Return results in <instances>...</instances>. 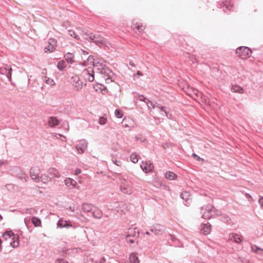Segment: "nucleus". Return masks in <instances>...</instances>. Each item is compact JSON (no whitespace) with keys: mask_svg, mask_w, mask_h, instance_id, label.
<instances>
[{"mask_svg":"<svg viewBox=\"0 0 263 263\" xmlns=\"http://www.w3.org/2000/svg\"><path fill=\"white\" fill-rule=\"evenodd\" d=\"M48 124L51 127H53L59 124V121L56 117H50L48 118Z\"/></svg>","mask_w":263,"mask_h":263,"instance_id":"nucleus-17","label":"nucleus"},{"mask_svg":"<svg viewBox=\"0 0 263 263\" xmlns=\"http://www.w3.org/2000/svg\"><path fill=\"white\" fill-rule=\"evenodd\" d=\"M77 29H79V30H81V28H77Z\"/></svg>","mask_w":263,"mask_h":263,"instance_id":"nucleus-63","label":"nucleus"},{"mask_svg":"<svg viewBox=\"0 0 263 263\" xmlns=\"http://www.w3.org/2000/svg\"><path fill=\"white\" fill-rule=\"evenodd\" d=\"M229 239L234 242L239 243L242 241V237L237 234L232 233L229 235Z\"/></svg>","mask_w":263,"mask_h":263,"instance_id":"nucleus-16","label":"nucleus"},{"mask_svg":"<svg viewBox=\"0 0 263 263\" xmlns=\"http://www.w3.org/2000/svg\"><path fill=\"white\" fill-rule=\"evenodd\" d=\"M180 197L185 201L186 204H190L191 198L190 194L189 192L185 191L182 192L180 195Z\"/></svg>","mask_w":263,"mask_h":263,"instance_id":"nucleus-19","label":"nucleus"},{"mask_svg":"<svg viewBox=\"0 0 263 263\" xmlns=\"http://www.w3.org/2000/svg\"><path fill=\"white\" fill-rule=\"evenodd\" d=\"M44 81L47 84H49L50 85H55V83L53 80L50 78L45 77Z\"/></svg>","mask_w":263,"mask_h":263,"instance_id":"nucleus-40","label":"nucleus"},{"mask_svg":"<svg viewBox=\"0 0 263 263\" xmlns=\"http://www.w3.org/2000/svg\"><path fill=\"white\" fill-rule=\"evenodd\" d=\"M136 75H138V76H142V73L140 71H138L136 74Z\"/></svg>","mask_w":263,"mask_h":263,"instance_id":"nucleus-55","label":"nucleus"},{"mask_svg":"<svg viewBox=\"0 0 263 263\" xmlns=\"http://www.w3.org/2000/svg\"><path fill=\"white\" fill-rule=\"evenodd\" d=\"M218 7L219 8H223V11L227 12V10L230 11L233 9V6L231 1H226L219 2Z\"/></svg>","mask_w":263,"mask_h":263,"instance_id":"nucleus-11","label":"nucleus"},{"mask_svg":"<svg viewBox=\"0 0 263 263\" xmlns=\"http://www.w3.org/2000/svg\"><path fill=\"white\" fill-rule=\"evenodd\" d=\"M151 231L155 235H159L163 230V227L159 224H155L151 227Z\"/></svg>","mask_w":263,"mask_h":263,"instance_id":"nucleus-13","label":"nucleus"},{"mask_svg":"<svg viewBox=\"0 0 263 263\" xmlns=\"http://www.w3.org/2000/svg\"><path fill=\"white\" fill-rule=\"evenodd\" d=\"M112 162L117 166H121L122 162L120 161H117V160H112Z\"/></svg>","mask_w":263,"mask_h":263,"instance_id":"nucleus-46","label":"nucleus"},{"mask_svg":"<svg viewBox=\"0 0 263 263\" xmlns=\"http://www.w3.org/2000/svg\"><path fill=\"white\" fill-rule=\"evenodd\" d=\"M177 176L176 174L170 171L166 172L165 174V178L171 180L175 179Z\"/></svg>","mask_w":263,"mask_h":263,"instance_id":"nucleus-31","label":"nucleus"},{"mask_svg":"<svg viewBox=\"0 0 263 263\" xmlns=\"http://www.w3.org/2000/svg\"><path fill=\"white\" fill-rule=\"evenodd\" d=\"M84 55H87L88 53L87 52L82 50Z\"/></svg>","mask_w":263,"mask_h":263,"instance_id":"nucleus-56","label":"nucleus"},{"mask_svg":"<svg viewBox=\"0 0 263 263\" xmlns=\"http://www.w3.org/2000/svg\"><path fill=\"white\" fill-rule=\"evenodd\" d=\"M81 172V169L79 168H77L74 171V174L75 175H78L80 174Z\"/></svg>","mask_w":263,"mask_h":263,"instance_id":"nucleus-52","label":"nucleus"},{"mask_svg":"<svg viewBox=\"0 0 263 263\" xmlns=\"http://www.w3.org/2000/svg\"><path fill=\"white\" fill-rule=\"evenodd\" d=\"M233 92L242 93L243 92V88L239 85H234L232 87Z\"/></svg>","mask_w":263,"mask_h":263,"instance_id":"nucleus-33","label":"nucleus"},{"mask_svg":"<svg viewBox=\"0 0 263 263\" xmlns=\"http://www.w3.org/2000/svg\"><path fill=\"white\" fill-rule=\"evenodd\" d=\"M32 223L35 227H39L41 225V220L36 217H33L31 219Z\"/></svg>","mask_w":263,"mask_h":263,"instance_id":"nucleus-35","label":"nucleus"},{"mask_svg":"<svg viewBox=\"0 0 263 263\" xmlns=\"http://www.w3.org/2000/svg\"><path fill=\"white\" fill-rule=\"evenodd\" d=\"M119 178L121 179V191L124 194H131L132 189L126 181L127 176L126 174H119Z\"/></svg>","mask_w":263,"mask_h":263,"instance_id":"nucleus-3","label":"nucleus"},{"mask_svg":"<svg viewBox=\"0 0 263 263\" xmlns=\"http://www.w3.org/2000/svg\"><path fill=\"white\" fill-rule=\"evenodd\" d=\"M156 108L159 109L160 112H163L164 115L168 119L171 118L172 115L170 114L167 111L166 108L164 106L160 105L159 104H157Z\"/></svg>","mask_w":263,"mask_h":263,"instance_id":"nucleus-18","label":"nucleus"},{"mask_svg":"<svg viewBox=\"0 0 263 263\" xmlns=\"http://www.w3.org/2000/svg\"><path fill=\"white\" fill-rule=\"evenodd\" d=\"M87 146V142L84 139H82L77 143L75 147L79 154H83L86 149Z\"/></svg>","mask_w":263,"mask_h":263,"instance_id":"nucleus-8","label":"nucleus"},{"mask_svg":"<svg viewBox=\"0 0 263 263\" xmlns=\"http://www.w3.org/2000/svg\"><path fill=\"white\" fill-rule=\"evenodd\" d=\"M126 241L127 243H130L131 244L134 243L135 242V241L137 239H135V238H132L130 237H127L126 236Z\"/></svg>","mask_w":263,"mask_h":263,"instance_id":"nucleus-42","label":"nucleus"},{"mask_svg":"<svg viewBox=\"0 0 263 263\" xmlns=\"http://www.w3.org/2000/svg\"><path fill=\"white\" fill-rule=\"evenodd\" d=\"M130 158L131 161L134 163H136L138 161V155L135 153L132 154Z\"/></svg>","mask_w":263,"mask_h":263,"instance_id":"nucleus-38","label":"nucleus"},{"mask_svg":"<svg viewBox=\"0 0 263 263\" xmlns=\"http://www.w3.org/2000/svg\"><path fill=\"white\" fill-rule=\"evenodd\" d=\"M49 174L50 175V177L51 178H59L60 177V173L57 170L54 168H50L48 170V171Z\"/></svg>","mask_w":263,"mask_h":263,"instance_id":"nucleus-22","label":"nucleus"},{"mask_svg":"<svg viewBox=\"0 0 263 263\" xmlns=\"http://www.w3.org/2000/svg\"><path fill=\"white\" fill-rule=\"evenodd\" d=\"M145 234H146V235H149V234H150V233H149V232L148 231H146V232H145Z\"/></svg>","mask_w":263,"mask_h":263,"instance_id":"nucleus-59","label":"nucleus"},{"mask_svg":"<svg viewBox=\"0 0 263 263\" xmlns=\"http://www.w3.org/2000/svg\"><path fill=\"white\" fill-rule=\"evenodd\" d=\"M82 210L84 213L90 212L92 209V205L88 203H84L82 204Z\"/></svg>","mask_w":263,"mask_h":263,"instance_id":"nucleus-21","label":"nucleus"},{"mask_svg":"<svg viewBox=\"0 0 263 263\" xmlns=\"http://www.w3.org/2000/svg\"><path fill=\"white\" fill-rule=\"evenodd\" d=\"M14 175L22 181L24 182L27 181L28 176L26 173L21 171L19 167H15L14 168Z\"/></svg>","mask_w":263,"mask_h":263,"instance_id":"nucleus-9","label":"nucleus"},{"mask_svg":"<svg viewBox=\"0 0 263 263\" xmlns=\"http://www.w3.org/2000/svg\"><path fill=\"white\" fill-rule=\"evenodd\" d=\"M169 236L170 237L171 240L173 242V245H174L175 246L178 247L179 243V240L178 239H177L176 238H175V236H174L173 235H172L171 234H170Z\"/></svg>","mask_w":263,"mask_h":263,"instance_id":"nucleus-36","label":"nucleus"},{"mask_svg":"<svg viewBox=\"0 0 263 263\" xmlns=\"http://www.w3.org/2000/svg\"><path fill=\"white\" fill-rule=\"evenodd\" d=\"M246 197H250V196L248 194H246Z\"/></svg>","mask_w":263,"mask_h":263,"instance_id":"nucleus-62","label":"nucleus"},{"mask_svg":"<svg viewBox=\"0 0 263 263\" xmlns=\"http://www.w3.org/2000/svg\"><path fill=\"white\" fill-rule=\"evenodd\" d=\"M192 156L194 158H196L198 160H199L200 159V158L199 156H198L196 154H195V153H193L192 154Z\"/></svg>","mask_w":263,"mask_h":263,"instance_id":"nucleus-53","label":"nucleus"},{"mask_svg":"<svg viewBox=\"0 0 263 263\" xmlns=\"http://www.w3.org/2000/svg\"><path fill=\"white\" fill-rule=\"evenodd\" d=\"M201 213L202 218L205 219H210L221 214V211L216 209L214 206L211 204L202 206L201 209Z\"/></svg>","mask_w":263,"mask_h":263,"instance_id":"nucleus-2","label":"nucleus"},{"mask_svg":"<svg viewBox=\"0 0 263 263\" xmlns=\"http://www.w3.org/2000/svg\"><path fill=\"white\" fill-rule=\"evenodd\" d=\"M3 219L2 216L0 214V220H2Z\"/></svg>","mask_w":263,"mask_h":263,"instance_id":"nucleus-61","label":"nucleus"},{"mask_svg":"<svg viewBox=\"0 0 263 263\" xmlns=\"http://www.w3.org/2000/svg\"><path fill=\"white\" fill-rule=\"evenodd\" d=\"M137 99L140 101H143V102H145V103L147 105L148 108H150V106L148 105V103L147 102L148 100L145 97H144L143 95H139Z\"/></svg>","mask_w":263,"mask_h":263,"instance_id":"nucleus-39","label":"nucleus"},{"mask_svg":"<svg viewBox=\"0 0 263 263\" xmlns=\"http://www.w3.org/2000/svg\"><path fill=\"white\" fill-rule=\"evenodd\" d=\"M66 67V62L64 60L59 61L57 64V68L60 71H63Z\"/></svg>","mask_w":263,"mask_h":263,"instance_id":"nucleus-32","label":"nucleus"},{"mask_svg":"<svg viewBox=\"0 0 263 263\" xmlns=\"http://www.w3.org/2000/svg\"><path fill=\"white\" fill-rule=\"evenodd\" d=\"M24 221L25 223H26V218L25 219Z\"/></svg>","mask_w":263,"mask_h":263,"instance_id":"nucleus-64","label":"nucleus"},{"mask_svg":"<svg viewBox=\"0 0 263 263\" xmlns=\"http://www.w3.org/2000/svg\"><path fill=\"white\" fill-rule=\"evenodd\" d=\"M0 73L6 76L8 79L11 81L12 68L8 66L0 67Z\"/></svg>","mask_w":263,"mask_h":263,"instance_id":"nucleus-10","label":"nucleus"},{"mask_svg":"<svg viewBox=\"0 0 263 263\" xmlns=\"http://www.w3.org/2000/svg\"><path fill=\"white\" fill-rule=\"evenodd\" d=\"M154 166L152 164H147V167H146V168L144 171V172L146 173H147L148 172H152L153 170Z\"/></svg>","mask_w":263,"mask_h":263,"instance_id":"nucleus-41","label":"nucleus"},{"mask_svg":"<svg viewBox=\"0 0 263 263\" xmlns=\"http://www.w3.org/2000/svg\"><path fill=\"white\" fill-rule=\"evenodd\" d=\"M3 237L6 239L11 238L12 237V241L10 242V245L13 248H16L18 246L19 242L18 240V237L15 236L14 233L11 231L5 232L3 235Z\"/></svg>","mask_w":263,"mask_h":263,"instance_id":"nucleus-6","label":"nucleus"},{"mask_svg":"<svg viewBox=\"0 0 263 263\" xmlns=\"http://www.w3.org/2000/svg\"><path fill=\"white\" fill-rule=\"evenodd\" d=\"M65 222H66V223L65 222H64V225H72L70 222L69 221H66V220H64Z\"/></svg>","mask_w":263,"mask_h":263,"instance_id":"nucleus-54","label":"nucleus"},{"mask_svg":"<svg viewBox=\"0 0 263 263\" xmlns=\"http://www.w3.org/2000/svg\"><path fill=\"white\" fill-rule=\"evenodd\" d=\"M107 119L104 117H100L99 120V123L101 125H104L106 123Z\"/></svg>","mask_w":263,"mask_h":263,"instance_id":"nucleus-44","label":"nucleus"},{"mask_svg":"<svg viewBox=\"0 0 263 263\" xmlns=\"http://www.w3.org/2000/svg\"><path fill=\"white\" fill-rule=\"evenodd\" d=\"M57 45V41L53 39H50L49 41V45L45 48V51L52 52Z\"/></svg>","mask_w":263,"mask_h":263,"instance_id":"nucleus-14","label":"nucleus"},{"mask_svg":"<svg viewBox=\"0 0 263 263\" xmlns=\"http://www.w3.org/2000/svg\"><path fill=\"white\" fill-rule=\"evenodd\" d=\"M127 237H130L137 239L139 236V230L137 228H129L127 232Z\"/></svg>","mask_w":263,"mask_h":263,"instance_id":"nucleus-12","label":"nucleus"},{"mask_svg":"<svg viewBox=\"0 0 263 263\" xmlns=\"http://www.w3.org/2000/svg\"><path fill=\"white\" fill-rule=\"evenodd\" d=\"M136 138L137 141H140L141 142H144L145 141V139L144 138H140L138 136H136Z\"/></svg>","mask_w":263,"mask_h":263,"instance_id":"nucleus-51","label":"nucleus"},{"mask_svg":"<svg viewBox=\"0 0 263 263\" xmlns=\"http://www.w3.org/2000/svg\"><path fill=\"white\" fill-rule=\"evenodd\" d=\"M147 102L148 103V105L150 106V107L152 106L153 108H156L157 104H153V103L151 102L149 100H147Z\"/></svg>","mask_w":263,"mask_h":263,"instance_id":"nucleus-47","label":"nucleus"},{"mask_svg":"<svg viewBox=\"0 0 263 263\" xmlns=\"http://www.w3.org/2000/svg\"><path fill=\"white\" fill-rule=\"evenodd\" d=\"M106 42L105 39L102 36L98 35V34H95L94 40L93 41V43H96L98 46H102L104 44H105Z\"/></svg>","mask_w":263,"mask_h":263,"instance_id":"nucleus-15","label":"nucleus"},{"mask_svg":"<svg viewBox=\"0 0 263 263\" xmlns=\"http://www.w3.org/2000/svg\"><path fill=\"white\" fill-rule=\"evenodd\" d=\"M65 183L67 186H75L77 183L76 181L73 179H72L70 178H67L65 180Z\"/></svg>","mask_w":263,"mask_h":263,"instance_id":"nucleus-30","label":"nucleus"},{"mask_svg":"<svg viewBox=\"0 0 263 263\" xmlns=\"http://www.w3.org/2000/svg\"><path fill=\"white\" fill-rule=\"evenodd\" d=\"M70 83L78 91L81 90L83 85H86L83 83L78 76L75 74L70 78Z\"/></svg>","mask_w":263,"mask_h":263,"instance_id":"nucleus-5","label":"nucleus"},{"mask_svg":"<svg viewBox=\"0 0 263 263\" xmlns=\"http://www.w3.org/2000/svg\"><path fill=\"white\" fill-rule=\"evenodd\" d=\"M92 216L97 219H101L103 216L102 211L100 209H96L92 211Z\"/></svg>","mask_w":263,"mask_h":263,"instance_id":"nucleus-24","label":"nucleus"},{"mask_svg":"<svg viewBox=\"0 0 263 263\" xmlns=\"http://www.w3.org/2000/svg\"><path fill=\"white\" fill-rule=\"evenodd\" d=\"M93 60V66L94 70L91 68L87 69L84 70L83 74L85 79L89 82H92L95 80L94 72L96 73L97 76L105 80L106 83L109 84L115 81L116 76L114 72L106 66V62L102 60H96L93 57L90 55L88 57V61Z\"/></svg>","mask_w":263,"mask_h":263,"instance_id":"nucleus-1","label":"nucleus"},{"mask_svg":"<svg viewBox=\"0 0 263 263\" xmlns=\"http://www.w3.org/2000/svg\"><path fill=\"white\" fill-rule=\"evenodd\" d=\"M236 53L241 59H245L251 56L252 51L247 47L241 46L236 49Z\"/></svg>","mask_w":263,"mask_h":263,"instance_id":"nucleus-4","label":"nucleus"},{"mask_svg":"<svg viewBox=\"0 0 263 263\" xmlns=\"http://www.w3.org/2000/svg\"><path fill=\"white\" fill-rule=\"evenodd\" d=\"M211 225L209 223L203 224L202 228V231L204 234H208L211 232Z\"/></svg>","mask_w":263,"mask_h":263,"instance_id":"nucleus-28","label":"nucleus"},{"mask_svg":"<svg viewBox=\"0 0 263 263\" xmlns=\"http://www.w3.org/2000/svg\"><path fill=\"white\" fill-rule=\"evenodd\" d=\"M147 163L144 162L143 161H142V164H141V167L143 171H145L146 167H147Z\"/></svg>","mask_w":263,"mask_h":263,"instance_id":"nucleus-45","label":"nucleus"},{"mask_svg":"<svg viewBox=\"0 0 263 263\" xmlns=\"http://www.w3.org/2000/svg\"><path fill=\"white\" fill-rule=\"evenodd\" d=\"M106 261V259L105 258L103 257H102L99 261H96L95 262L96 263H104Z\"/></svg>","mask_w":263,"mask_h":263,"instance_id":"nucleus-48","label":"nucleus"},{"mask_svg":"<svg viewBox=\"0 0 263 263\" xmlns=\"http://www.w3.org/2000/svg\"><path fill=\"white\" fill-rule=\"evenodd\" d=\"M129 259L131 262L139 263L140 260L138 257V254L136 253H133L130 254Z\"/></svg>","mask_w":263,"mask_h":263,"instance_id":"nucleus-25","label":"nucleus"},{"mask_svg":"<svg viewBox=\"0 0 263 263\" xmlns=\"http://www.w3.org/2000/svg\"><path fill=\"white\" fill-rule=\"evenodd\" d=\"M51 177L46 174H43L40 177V181H41L44 183H47L51 180Z\"/></svg>","mask_w":263,"mask_h":263,"instance_id":"nucleus-34","label":"nucleus"},{"mask_svg":"<svg viewBox=\"0 0 263 263\" xmlns=\"http://www.w3.org/2000/svg\"><path fill=\"white\" fill-rule=\"evenodd\" d=\"M82 35L87 41L93 42V41L94 40L95 35V34L92 33L88 34L86 32H83L82 34Z\"/></svg>","mask_w":263,"mask_h":263,"instance_id":"nucleus-26","label":"nucleus"},{"mask_svg":"<svg viewBox=\"0 0 263 263\" xmlns=\"http://www.w3.org/2000/svg\"><path fill=\"white\" fill-rule=\"evenodd\" d=\"M68 33L71 36L73 37L77 40H79L80 39L79 36L77 35L73 30L70 29L68 30Z\"/></svg>","mask_w":263,"mask_h":263,"instance_id":"nucleus-37","label":"nucleus"},{"mask_svg":"<svg viewBox=\"0 0 263 263\" xmlns=\"http://www.w3.org/2000/svg\"><path fill=\"white\" fill-rule=\"evenodd\" d=\"M258 202L260 206L263 208V197H261L259 199Z\"/></svg>","mask_w":263,"mask_h":263,"instance_id":"nucleus-50","label":"nucleus"},{"mask_svg":"<svg viewBox=\"0 0 263 263\" xmlns=\"http://www.w3.org/2000/svg\"><path fill=\"white\" fill-rule=\"evenodd\" d=\"M29 173L32 179L34 180L36 182H39L40 181L39 175L41 173V170L39 167H32L30 170Z\"/></svg>","mask_w":263,"mask_h":263,"instance_id":"nucleus-7","label":"nucleus"},{"mask_svg":"<svg viewBox=\"0 0 263 263\" xmlns=\"http://www.w3.org/2000/svg\"><path fill=\"white\" fill-rule=\"evenodd\" d=\"M132 27L136 32H141L145 29V26H143L142 25H140L137 23L134 24L133 23V24Z\"/></svg>","mask_w":263,"mask_h":263,"instance_id":"nucleus-23","label":"nucleus"},{"mask_svg":"<svg viewBox=\"0 0 263 263\" xmlns=\"http://www.w3.org/2000/svg\"><path fill=\"white\" fill-rule=\"evenodd\" d=\"M252 250L257 253L258 254L261 256H263V249L259 248V247L256 246V245H253L252 246Z\"/></svg>","mask_w":263,"mask_h":263,"instance_id":"nucleus-29","label":"nucleus"},{"mask_svg":"<svg viewBox=\"0 0 263 263\" xmlns=\"http://www.w3.org/2000/svg\"><path fill=\"white\" fill-rule=\"evenodd\" d=\"M4 164L3 161H0V164H1V165H2V164Z\"/></svg>","mask_w":263,"mask_h":263,"instance_id":"nucleus-60","label":"nucleus"},{"mask_svg":"<svg viewBox=\"0 0 263 263\" xmlns=\"http://www.w3.org/2000/svg\"><path fill=\"white\" fill-rule=\"evenodd\" d=\"M64 222H66L64 221L63 219H59V220L58 222L57 223V227L59 228H73V229H75V227L73 226L72 225H64Z\"/></svg>","mask_w":263,"mask_h":263,"instance_id":"nucleus-27","label":"nucleus"},{"mask_svg":"<svg viewBox=\"0 0 263 263\" xmlns=\"http://www.w3.org/2000/svg\"><path fill=\"white\" fill-rule=\"evenodd\" d=\"M226 220L228 222L229 220H230V218L229 217H227L226 218Z\"/></svg>","mask_w":263,"mask_h":263,"instance_id":"nucleus-57","label":"nucleus"},{"mask_svg":"<svg viewBox=\"0 0 263 263\" xmlns=\"http://www.w3.org/2000/svg\"><path fill=\"white\" fill-rule=\"evenodd\" d=\"M34 211V210L32 208L27 209L26 210V213L27 214H32V212Z\"/></svg>","mask_w":263,"mask_h":263,"instance_id":"nucleus-49","label":"nucleus"},{"mask_svg":"<svg viewBox=\"0 0 263 263\" xmlns=\"http://www.w3.org/2000/svg\"><path fill=\"white\" fill-rule=\"evenodd\" d=\"M115 115L116 117H117L118 118H121L123 116L122 111L118 109H116L115 110Z\"/></svg>","mask_w":263,"mask_h":263,"instance_id":"nucleus-43","label":"nucleus"},{"mask_svg":"<svg viewBox=\"0 0 263 263\" xmlns=\"http://www.w3.org/2000/svg\"><path fill=\"white\" fill-rule=\"evenodd\" d=\"M74 56L73 53L70 52H67V53L65 54L64 55V58L66 62L70 64H72L74 62Z\"/></svg>","mask_w":263,"mask_h":263,"instance_id":"nucleus-20","label":"nucleus"},{"mask_svg":"<svg viewBox=\"0 0 263 263\" xmlns=\"http://www.w3.org/2000/svg\"><path fill=\"white\" fill-rule=\"evenodd\" d=\"M58 136H57V138H60V137H62V135H61V134H58Z\"/></svg>","mask_w":263,"mask_h":263,"instance_id":"nucleus-58","label":"nucleus"}]
</instances>
